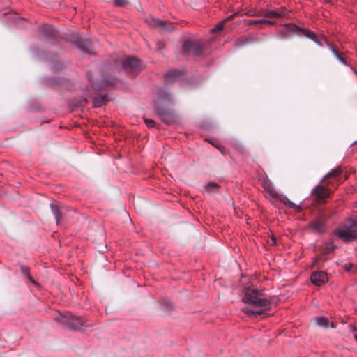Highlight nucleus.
I'll return each mask as SVG.
<instances>
[{"label":"nucleus","instance_id":"1","mask_svg":"<svg viewBox=\"0 0 357 357\" xmlns=\"http://www.w3.org/2000/svg\"><path fill=\"white\" fill-rule=\"evenodd\" d=\"M242 301L252 304L253 307H264L263 309L255 310L253 307H245L243 312L250 317H257L258 316H266V311L269 309L271 301L266 298L264 294L256 289H246Z\"/></svg>","mask_w":357,"mask_h":357},{"label":"nucleus","instance_id":"2","mask_svg":"<svg viewBox=\"0 0 357 357\" xmlns=\"http://www.w3.org/2000/svg\"><path fill=\"white\" fill-rule=\"evenodd\" d=\"M278 31L281 34V38L286 37L289 34H298L311 39L321 47L323 46V43H326L328 47V44H331L324 36H318L307 29L296 26L295 24H284V26H281Z\"/></svg>","mask_w":357,"mask_h":357},{"label":"nucleus","instance_id":"3","mask_svg":"<svg viewBox=\"0 0 357 357\" xmlns=\"http://www.w3.org/2000/svg\"><path fill=\"white\" fill-rule=\"evenodd\" d=\"M333 234L345 243H349L357 239V218H347L335 229Z\"/></svg>","mask_w":357,"mask_h":357},{"label":"nucleus","instance_id":"4","mask_svg":"<svg viewBox=\"0 0 357 357\" xmlns=\"http://www.w3.org/2000/svg\"><path fill=\"white\" fill-rule=\"evenodd\" d=\"M54 319L65 328L73 331H80L83 326L87 328L93 326L83 321L81 317L74 316L70 312L59 314Z\"/></svg>","mask_w":357,"mask_h":357},{"label":"nucleus","instance_id":"5","mask_svg":"<svg viewBox=\"0 0 357 357\" xmlns=\"http://www.w3.org/2000/svg\"><path fill=\"white\" fill-rule=\"evenodd\" d=\"M121 65L126 74L130 77L137 75L142 69L140 60L135 56L125 57L121 61Z\"/></svg>","mask_w":357,"mask_h":357},{"label":"nucleus","instance_id":"6","mask_svg":"<svg viewBox=\"0 0 357 357\" xmlns=\"http://www.w3.org/2000/svg\"><path fill=\"white\" fill-rule=\"evenodd\" d=\"M204 43L199 40H187L183 44V51L186 54L200 56L203 53Z\"/></svg>","mask_w":357,"mask_h":357},{"label":"nucleus","instance_id":"7","mask_svg":"<svg viewBox=\"0 0 357 357\" xmlns=\"http://www.w3.org/2000/svg\"><path fill=\"white\" fill-rule=\"evenodd\" d=\"M154 109L157 115L163 123L166 124H171L176 121V114L169 108L162 106L157 102L155 105Z\"/></svg>","mask_w":357,"mask_h":357},{"label":"nucleus","instance_id":"8","mask_svg":"<svg viewBox=\"0 0 357 357\" xmlns=\"http://www.w3.org/2000/svg\"><path fill=\"white\" fill-rule=\"evenodd\" d=\"M66 40L75 43L78 48L87 54H91V43L87 40L84 39L83 37L79 33H73Z\"/></svg>","mask_w":357,"mask_h":357},{"label":"nucleus","instance_id":"9","mask_svg":"<svg viewBox=\"0 0 357 357\" xmlns=\"http://www.w3.org/2000/svg\"><path fill=\"white\" fill-rule=\"evenodd\" d=\"M342 173L340 167L333 169L321 179V182L326 181V185L338 184L342 178Z\"/></svg>","mask_w":357,"mask_h":357},{"label":"nucleus","instance_id":"10","mask_svg":"<svg viewBox=\"0 0 357 357\" xmlns=\"http://www.w3.org/2000/svg\"><path fill=\"white\" fill-rule=\"evenodd\" d=\"M333 192L328 189L325 185H317L312 190V195H314L316 200L321 204H324V199L328 197Z\"/></svg>","mask_w":357,"mask_h":357},{"label":"nucleus","instance_id":"11","mask_svg":"<svg viewBox=\"0 0 357 357\" xmlns=\"http://www.w3.org/2000/svg\"><path fill=\"white\" fill-rule=\"evenodd\" d=\"M91 82L93 89L101 90L107 86L116 85L117 84V79L113 77L109 78L103 77L100 80L94 82L91 81Z\"/></svg>","mask_w":357,"mask_h":357},{"label":"nucleus","instance_id":"12","mask_svg":"<svg viewBox=\"0 0 357 357\" xmlns=\"http://www.w3.org/2000/svg\"><path fill=\"white\" fill-rule=\"evenodd\" d=\"M41 31L43 36L50 40L58 41L59 39L62 38L58 31L52 29L48 24H44L42 26Z\"/></svg>","mask_w":357,"mask_h":357},{"label":"nucleus","instance_id":"13","mask_svg":"<svg viewBox=\"0 0 357 357\" xmlns=\"http://www.w3.org/2000/svg\"><path fill=\"white\" fill-rule=\"evenodd\" d=\"M310 280L312 284L320 287L328 280V277L324 271H315L311 274Z\"/></svg>","mask_w":357,"mask_h":357},{"label":"nucleus","instance_id":"14","mask_svg":"<svg viewBox=\"0 0 357 357\" xmlns=\"http://www.w3.org/2000/svg\"><path fill=\"white\" fill-rule=\"evenodd\" d=\"M50 208L54 214L56 225H59L64 215L63 208L56 202H53L50 204Z\"/></svg>","mask_w":357,"mask_h":357},{"label":"nucleus","instance_id":"15","mask_svg":"<svg viewBox=\"0 0 357 357\" xmlns=\"http://www.w3.org/2000/svg\"><path fill=\"white\" fill-rule=\"evenodd\" d=\"M287 14V13L286 10L284 8H281L277 10H265L264 13V16L269 19H282L286 17Z\"/></svg>","mask_w":357,"mask_h":357},{"label":"nucleus","instance_id":"16","mask_svg":"<svg viewBox=\"0 0 357 357\" xmlns=\"http://www.w3.org/2000/svg\"><path fill=\"white\" fill-rule=\"evenodd\" d=\"M154 28L160 33H172L174 30L173 24H153Z\"/></svg>","mask_w":357,"mask_h":357},{"label":"nucleus","instance_id":"17","mask_svg":"<svg viewBox=\"0 0 357 357\" xmlns=\"http://www.w3.org/2000/svg\"><path fill=\"white\" fill-rule=\"evenodd\" d=\"M181 72L179 70H169L165 75V82L166 84L173 83L181 77Z\"/></svg>","mask_w":357,"mask_h":357},{"label":"nucleus","instance_id":"18","mask_svg":"<svg viewBox=\"0 0 357 357\" xmlns=\"http://www.w3.org/2000/svg\"><path fill=\"white\" fill-rule=\"evenodd\" d=\"M309 227L312 229L313 231L321 234L324 231L325 229V224L324 222L320 220H316L314 221L311 222L309 224Z\"/></svg>","mask_w":357,"mask_h":357},{"label":"nucleus","instance_id":"19","mask_svg":"<svg viewBox=\"0 0 357 357\" xmlns=\"http://www.w3.org/2000/svg\"><path fill=\"white\" fill-rule=\"evenodd\" d=\"M108 102L106 95H97L93 98V103L95 107H100Z\"/></svg>","mask_w":357,"mask_h":357},{"label":"nucleus","instance_id":"20","mask_svg":"<svg viewBox=\"0 0 357 357\" xmlns=\"http://www.w3.org/2000/svg\"><path fill=\"white\" fill-rule=\"evenodd\" d=\"M281 202H282L287 207L289 208L294 209L297 212H300L301 210V207L298 205L295 204L290 199H289L286 196H282L280 198Z\"/></svg>","mask_w":357,"mask_h":357},{"label":"nucleus","instance_id":"21","mask_svg":"<svg viewBox=\"0 0 357 357\" xmlns=\"http://www.w3.org/2000/svg\"><path fill=\"white\" fill-rule=\"evenodd\" d=\"M3 15L5 17L4 20L9 21L10 22H18L20 20H24L17 13H4Z\"/></svg>","mask_w":357,"mask_h":357},{"label":"nucleus","instance_id":"22","mask_svg":"<svg viewBox=\"0 0 357 357\" xmlns=\"http://www.w3.org/2000/svg\"><path fill=\"white\" fill-rule=\"evenodd\" d=\"M45 82L47 85L54 86L63 84L65 79L61 77H49L45 79Z\"/></svg>","mask_w":357,"mask_h":357},{"label":"nucleus","instance_id":"23","mask_svg":"<svg viewBox=\"0 0 357 357\" xmlns=\"http://www.w3.org/2000/svg\"><path fill=\"white\" fill-rule=\"evenodd\" d=\"M158 97L161 100L171 102V94L163 89H158Z\"/></svg>","mask_w":357,"mask_h":357},{"label":"nucleus","instance_id":"24","mask_svg":"<svg viewBox=\"0 0 357 357\" xmlns=\"http://www.w3.org/2000/svg\"><path fill=\"white\" fill-rule=\"evenodd\" d=\"M316 324L319 326L328 328L329 326V319L326 317H320L315 318Z\"/></svg>","mask_w":357,"mask_h":357},{"label":"nucleus","instance_id":"25","mask_svg":"<svg viewBox=\"0 0 357 357\" xmlns=\"http://www.w3.org/2000/svg\"><path fill=\"white\" fill-rule=\"evenodd\" d=\"M21 271L24 276H26L30 282L35 283L34 280L31 277L29 274V268L28 266H22Z\"/></svg>","mask_w":357,"mask_h":357},{"label":"nucleus","instance_id":"26","mask_svg":"<svg viewBox=\"0 0 357 357\" xmlns=\"http://www.w3.org/2000/svg\"><path fill=\"white\" fill-rule=\"evenodd\" d=\"M264 187L266 190L268 191L270 195L273 197H278V193L275 191L274 188L271 183H264Z\"/></svg>","mask_w":357,"mask_h":357},{"label":"nucleus","instance_id":"27","mask_svg":"<svg viewBox=\"0 0 357 357\" xmlns=\"http://www.w3.org/2000/svg\"><path fill=\"white\" fill-rule=\"evenodd\" d=\"M129 0H114V5L117 7L126 8L129 5Z\"/></svg>","mask_w":357,"mask_h":357},{"label":"nucleus","instance_id":"28","mask_svg":"<svg viewBox=\"0 0 357 357\" xmlns=\"http://www.w3.org/2000/svg\"><path fill=\"white\" fill-rule=\"evenodd\" d=\"M220 188V185L215 182H209L206 185V188L208 192H211L218 190Z\"/></svg>","mask_w":357,"mask_h":357},{"label":"nucleus","instance_id":"29","mask_svg":"<svg viewBox=\"0 0 357 357\" xmlns=\"http://www.w3.org/2000/svg\"><path fill=\"white\" fill-rule=\"evenodd\" d=\"M210 143L214 146L215 147H216L220 151V153L222 154V155H226L227 153V149L222 145H220V144H215L211 142H210Z\"/></svg>","mask_w":357,"mask_h":357},{"label":"nucleus","instance_id":"30","mask_svg":"<svg viewBox=\"0 0 357 357\" xmlns=\"http://www.w3.org/2000/svg\"><path fill=\"white\" fill-rule=\"evenodd\" d=\"M223 28H224V24H218L215 28L211 29V33H214L220 32V31H222L223 29Z\"/></svg>","mask_w":357,"mask_h":357},{"label":"nucleus","instance_id":"31","mask_svg":"<svg viewBox=\"0 0 357 357\" xmlns=\"http://www.w3.org/2000/svg\"><path fill=\"white\" fill-rule=\"evenodd\" d=\"M144 121L148 128H153L155 126V121L148 118H144Z\"/></svg>","mask_w":357,"mask_h":357},{"label":"nucleus","instance_id":"32","mask_svg":"<svg viewBox=\"0 0 357 357\" xmlns=\"http://www.w3.org/2000/svg\"><path fill=\"white\" fill-rule=\"evenodd\" d=\"M52 68L53 70H60L63 68V65L60 62H55L53 63Z\"/></svg>","mask_w":357,"mask_h":357},{"label":"nucleus","instance_id":"33","mask_svg":"<svg viewBox=\"0 0 357 357\" xmlns=\"http://www.w3.org/2000/svg\"><path fill=\"white\" fill-rule=\"evenodd\" d=\"M87 100L85 98H80L78 100V103L75 105L77 107H84L86 105Z\"/></svg>","mask_w":357,"mask_h":357},{"label":"nucleus","instance_id":"34","mask_svg":"<svg viewBox=\"0 0 357 357\" xmlns=\"http://www.w3.org/2000/svg\"><path fill=\"white\" fill-rule=\"evenodd\" d=\"M328 47L336 58L340 55L339 52L331 44H328Z\"/></svg>","mask_w":357,"mask_h":357},{"label":"nucleus","instance_id":"35","mask_svg":"<svg viewBox=\"0 0 357 357\" xmlns=\"http://www.w3.org/2000/svg\"><path fill=\"white\" fill-rule=\"evenodd\" d=\"M235 149H236V150H238L241 154H245L246 152L245 147L241 144L235 145Z\"/></svg>","mask_w":357,"mask_h":357},{"label":"nucleus","instance_id":"36","mask_svg":"<svg viewBox=\"0 0 357 357\" xmlns=\"http://www.w3.org/2000/svg\"><path fill=\"white\" fill-rule=\"evenodd\" d=\"M164 307L166 308L167 310H171L173 309V305L172 303L169 301H165L163 303Z\"/></svg>","mask_w":357,"mask_h":357},{"label":"nucleus","instance_id":"37","mask_svg":"<svg viewBox=\"0 0 357 357\" xmlns=\"http://www.w3.org/2000/svg\"><path fill=\"white\" fill-rule=\"evenodd\" d=\"M243 22H257V23H259V22H272L269 21V20H264V19H260V20H243Z\"/></svg>","mask_w":357,"mask_h":357},{"label":"nucleus","instance_id":"38","mask_svg":"<svg viewBox=\"0 0 357 357\" xmlns=\"http://www.w3.org/2000/svg\"><path fill=\"white\" fill-rule=\"evenodd\" d=\"M150 17H151V20L146 19V22H160V23L167 22L165 20H156V19L152 17L151 16Z\"/></svg>","mask_w":357,"mask_h":357},{"label":"nucleus","instance_id":"39","mask_svg":"<svg viewBox=\"0 0 357 357\" xmlns=\"http://www.w3.org/2000/svg\"><path fill=\"white\" fill-rule=\"evenodd\" d=\"M238 15L236 14L231 15H229L227 19L221 20L220 22L224 23L226 22L227 20H231L234 18V17H237Z\"/></svg>","mask_w":357,"mask_h":357},{"label":"nucleus","instance_id":"40","mask_svg":"<svg viewBox=\"0 0 357 357\" xmlns=\"http://www.w3.org/2000/svg\"><path fill=\"white\" fill-rule=\"evenodd\" d=\"M342 63H343L344 65L345 66H347V61L346 59L342 56V55H340L337 56V58Z\"/></svg>","mask_w":357,"mask_h":357},{"label":"nucleus","instance_id":"41","mask_svg":"<svg viewBox=\"0 0 357 357\" xmlns=\"http://www.w3.org/2000/svg\"><path fill=\"white\" fill-rule=\"evenodd\" d=\"M165 44L163 41H158L157 42V47L159 50H162L165 47Z\"/></svg>","mask_w":357,"mask_h":357},{"label":"nucleus","instance_id":"42","mask_svg":"<svg viewBox=\"0 0 357 357\" xmlns=\"http://www.w3.org/2000/svg\"><path fill=\"white\" fill-rule=\"evenodd\" d=\"M276 243H277L276 238L273 235H271V245H275Z\"/></svg>","mask_w":357,"mask_h":357},{"label":"nucleus","instance_id":"43","mask_svg":"<svg viewBox=\"0 0 357 357\" xmlns=\"http://www.w3.org/2000/svg\"><path fill=\"white\" fill-rule=\"evenodd\" d=\"M353 265L352 264H349V265L345 266V270L347 271H350L352 269Z\"/></svg>","mask_w":357,"mask_h":357},{"label":"nucleus","instance_id":"44","mask_svg":"<svg viewBox=\"0 0 357 357\" xmlns=\"http://www.w3.org/2000/svg\"><path fill=\"white\" fill-rule=\"evenodd\" d=\"M351 328L352 331H354V332L357 331L356 328L354 326H351Z\"/></svg>","mask_w":357,"mask_h":357},{"label":"nucleus","instance_id":"45","mask_svg":"<svg viewBox=\"0 0 357 357\" xmlns=\"http://www.w3.org/2000/svg\"><path fill=\"white\" fill-rule=\"evenodd\" d=\"M236 46H238V47H240V46H241L242 45H241V44H240V41H239V40H236Z\"/></svg>","mask_w":357,"mask_h":357},{"label":"nucleus","instance_id":"46","mask_svg":"<svg viewBox=\"0 0 357 357\" xmlns=\"http://www.w3.org/2000/svg\"><path fill=\"white\" fill-rule=\"evenodd\" d=\"M331 248H332V249H335V248H337V246L332 244Z\"/></svg>","mask_w":357,"mask_h":357},{"label":"nucleus","instance_id":"47","mask_svg":"<svg viewBox=\"0 0 357 357\" xmlns=\"http://www.w3.org/2000/svg\"><path fill=\"white\" fill-rule=\"evenodd\" d=\"M325 1L327 3H331V0H325Z\"/></svg>","mask_w":357,"mask_h":357},{"label":"nucleus","instance_id":"48","mask_svg":"<svg viewBox=\"0 0 357 357\" xmlns=\"http://www.w3.org/2000/svg\"><path fill=\"white\" fill-rule=\"evenodd\" d=\"M354 337H355L356 340L357 341V335H355Z\"/></svg>","mask_w":357,"mask_h":357},{"label":"nucleus","instance_id":"49","mask_svg":"<svg viewBox=\"0 0 357 357\" xmlns=\"http://www.w3.org/2000/svg\"><path fill=\"white\" fill-rule=\"evenodd\" d=\"M331 328H333V327H334V326H333V324H331Z\"/></svg>","mask_w":357,"mask_h":357}]
</instances>
